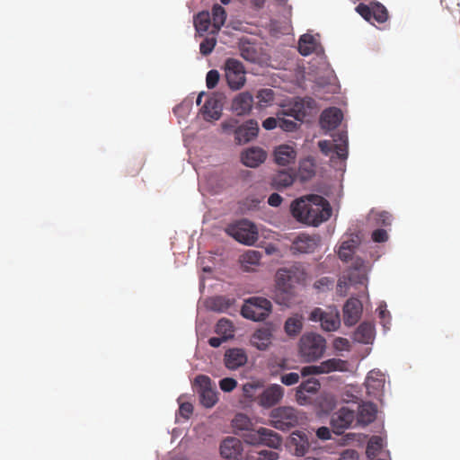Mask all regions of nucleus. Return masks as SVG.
<instances>
[{
    "mask_svg": "<svg viewBox=\"0 0 460 460\" xmlns=\"http://www.w3.org/2000/svg\"><path fill=\"white\" fill-rule=\"evenodd\" d=\"M290 209L297 221L314 226L327 221L332 213L328 200L315 194L296 199L291 203Z\"/></svg>",
    "mask_w": 460,
    "mask_h": 460,
    "instance_id": "obj_1",
    "label": "nucleus"
},
{
    "mask_svg": "<svg viewBox=\"0 0 460 460\" xmlns=\"http://www.w3.org/2000/svg\"><path fill=\"white\" fill-rule=\"evenodd\" d=\"M312 99H297L293 103L283 108L281 114L292 117L296 121L279 117V127L287 132H293L298 128L297 122H303L308 115V110L311 108Z\"/></svg>",
    "mask_w": 460,
    "mask_h": 460,
    "instance_id": "obj_2",
    "label": "nucleus"
},
{
    "mask_svg": "<svg viewBox=\"0 0 460 460\" xmlns=\"http://www.w3.org/2000/svg\"><path fill=\"white\" fill-rule=\"evenodd\" d=\"M326 349V341L320 334L305 333L298 343L299 356L304 362H314L321 358Z\"/></svg>",
    "mask_w": 460,
    "mask_h": 460,
    "instance_id": "obj_3",
    "label": "nucleus"
},
{
    "mask_svg": "<svg viewBox=\"0 0 460 460\" xmlns=\"http://www.w3.org/2000/svg\"><path fill=\"white\" fill-rule=\"evenodd\" d=\"M270 300L261 296H252L244 301L241 309V314L249 320L255 322L263 321L271 312Z\"/></svg>",
    "mask_w": 460,
    "mask_h": 460,
    "instance_id": "obj_4",
    "label": "nucleus"
},
{
    "mask_svg": "<svg viewBox=\"0 0 460 460\" xmlns=\"http://www.w3.org/2000/svg\"><path fill=\"white\" fill-rule=\"evenodd\" d=\"M226 232L237 242L245 245H253L259 237L256 226L246 219L229 225Z\"/></svg>",
    "mask_w": 460,
    "mask_h": 460,
    "instance_id": "obj_5",
    "label": "nucleus"
},
{
    "mask_svg": "<svg viewBox=\"0 0 460 460\" xmlns=\"http://www.w3.org/2000/svg\"><path fill=\"white\" fill-rule=\"evenodd\" d=\"M243 439L245 443L250 445H264L272 448H279L281 446V437L275 431L260 428L258 429H252V428L243 434Z\"/></svg>",
    "mask_w": 460,
    "mask_h": 460,
    "instance_id": "obj_6",
    "label": "nucleus"
},
{
    "mask_svg": "<svg viewBox=\"0 0 460 460\" xmlns=\"http://www.w3.org/2000/svg\"><path fill=\"white\" fill-rule=\"evenodd\" d=\"M298 422L297 411L292 407H279L270 412V424L277 429L288 430L296 427Z\"/></svg>",
    "mask_w": 460,
    "mask_h": 460,
    "instance_id": "obj_7",
    "label": "nucleus"
},
{
    "mask_svg": "<svg viewBox=\"0 0 460 460\" xmlns=\"http://www.w3.org/2000/svg\"><path fill=\"white\" fill-rule=\"evenodd\" d=\"M194 389L199 396L200 403L206 408L213 407L217 402V393L213 387L211 379L204 375L198 376L194 380Z\"/></svg>",
    "mask_w": 460,
    "mask_h": 460,
    "instance_id": "obj_8",
    "label": "nucleus"
},
{
    "mask_svg": "<svg viewBox=\"0 0 460 460\" xmlns=\"http://www.w3.org/2000/svg\"><path fill=\"white\" fill-rule=\"evenodd\" d=\"M226 78L232 90L241 89L245 82V68L243 63L235 58H227L225 63Z\"/></svg>",
    "mask_w": 460,
    "mask_h": 460,
    "instance_id": "obj_9",
    "label": "nucleus"
},
{
    "mask_svg": "<svg viewBox=\"0 0 460 460\" xmlns=\"http://www.w3.org/2000/svg\"><path fill=\"white\" fill-rule=\"evenodd\" d=\"M314 322H320L321 327L326 332L336 331L341 325L340 313L336 308H329L323 311L322 308H314L309 316Z\"/></svg>",
    "mask_w": 460,
    "mask_h": 460,
    "instance_id": "obj_10",
    "label": "nucleus"
},
{
    "mask_svg": "<svg viewBox=\"0 0 460 460\" xmlns=\"http://www.w3.org/2000/svg\"><path fill=\"white\" fill-rule=\"evenodd\" d=\"M305 279V273L296 268L279 269L276 273V284L279 289L289 293L296 283Z\"/></svg>",
    "mask_w": 460,
    "mask_h": 460,
    "instance_id": "obj_11",
    "label": "nucleus"
},
{
    "mask_svg": "<svg viewBox=\"0 0 460 460\" xmlns=\"http://www.w3.org/2000/svg\"><path fill=\"white\" fill-rule=\"evenodd\" d=\"M321 238L319 235L299 234L292 242L290 250L293 254L311 253L319 246Z\"/></svg>",
    "mask_w": 460,
    "mask_h": 460,
    "instance_id": "obj_12",
    "label": "nucleus"
},
{
    "mask_svg": "<svg viewBox=\"0 0 460 460\" xmlns=\"http://www.w3.org/2000/svg\"><path fill=\"white\" fill-rule=\"evenodd\" d=\"M356 419L354 411L347 407L341 408L338 411L334 412L331 418V426L333 432L341 435L344 429L350 427Z\"/></svg>",
    "mask_w": 460,
    "mask_h": 460,
    "instance_id": "obj_13",
    "label": "nucleus"
},
{
    "mask_svg": "<svg viewBox=\"0 0 460 460\" xmlns=\"http://www.w3.org/2000/svg\"><path fill=\"white\" fill-rule=\"evenodd\" d=\"M273 332V326L268 324L257 329L250 339L252 346L259 350H266L272 343Z\"/></svg>",
    "mask_w": 460,
    "mask_h": 460,
    "instance_id": "obj_14",
    "label": "nucleus"
},
{
    "mask_svg": "<svg viewBox=\"0 0 460 460\" xmlns=\"http://www.w3.org/2000/svg\"><path fill=\"white\" fill-rule=\"evenodd\" d=\"M284 388L279 385H271L258 395V403L264 408H270L280 402Z\"/></svg>",
    "mask_w": 460,
    "mask_h": 460,
    "instance_id": "obj_15",
    "label": "nucleus"
},
{
    "mask_svg": "<svg viewBox=\"0 0 460 460\" xmlns=\"http://www.w3.org/2000/svg\"><path fill=\"white\" fill-rule=\"evenodd\" d=\"M362 304L359 299L351 297L347 300L343 306V321L345 325L352 326L360 319L362 314Z\"/></svg>",
    "mask_w": 460,
    "mask_h": 460,
    "instance_id": "obj_16",
    "label": "nucleus"
},
{
    "mask_svg": "<svg viewBox=\"0 0 460 460\" xmlns=\"http://www.w3.org/2000/svg\"><path fill=\"white\" fill-rule=\"evenodd\" d=\"M243 445L240 439L228 437L220 446V454L229 460H240L242 458Z\"/></svg>",
    "mask_w": 460,
    "mask_h": 460,
    "instance_id": "obj_17",
    "label": "nucleus"
},
{
    "mask_svg": "<svg viewBox=\"0 0 460 460\" xmlns=\"http://www.w3.org/2000/svg\"><path fill=\"white\" fill-rule=\"evenodd\" d=\"M258 132L259 125L257 121L250 119L235 128L234 139L239 145L245 144L256 137Z\"/></svg>",
    "mask_w": 460,
    "mask_h": 460,
    "instance_id": "obj_18",
    "label": "nucleus"
},
{
    "mask_svg": "<svg viewBox=\"0 0 460 460\" xmlns=\"http://www.w3.org/2000/svg\"><path fill=\"white\" fill-rule=\"evenodd\" d=\"M267 153L261 147L252 146L245 149L241 154V161L243 165L256 168L265 162Z\"/></svg>",
    "mask_w": 460,
    "mask_h": 460,
    "instance_id": "obj_19",
    "label": "nucleus"
},
{
    "mask_svg": "<svg viewBox=\"0 0 460 460\" xmlns=\"http://www.w3.org/2000/svg\"><path fill=\"white\" fill-rule=\"evenodd\" d=\"M224 360L228 369L235 370L247 363L248 357L243 349L233 348L225 352Z\"/></svg>",
    "mask_w": 460,
    "mask_h": 460,
    "instance_id": "obj_20",
    "label": "nucleus"
},
{
    "mask_svg": "<svg viewBox=\"0 0 460 460\" xmlns=\"http://www.w3.org/2000/svg\"><path fill=\"white\" fill-rule=\"evenodd\" d=\"M253 104V97L249 92L238 93L232 102V110L238 115L249 114Z\"/></svg>",
    "mask_w": 460,
    "mask_h": 460,
    "instance_id": "obj_21",
    "label": "nucleus"
},
{
    "mask_svg": "<svg viewBox=\"0 0 460 460\" xmlns=\"http://www.w3.org/2000/svg\"><path fill=\"white\" fill-rule=\"evenodd\" d=\"M343 118L342 112L339 108L332 107L324 110L320 118L321 127L324 129L332 130L336 128Z\"/></svg>",
    "mask_w": 460,
    "mask_h": 460,
    "instance_id": "obj_22",
    "label": "nucleus"
},
{
    "mask_svg": "<svg viewBox=\"0 0 460 460\" xmlns=\"http://www.w3.org/2000/svg\"><path fill=\"white\" fill-rule=\"evenodd\" d=\"M347 362L341 358H329L319 365H312L313 375L329 374L346 370Z\"/></svg>",
    "mask_w": 460,
    "mask_h": 460,
    "instance_id": "obj_23",
    "label": "nucleus"
},
{
    "mask_svg": "<svg viewBox=\"0 0 460 460\" xmlns=\"http://www.w3.org/2000/svg\"><path fill=\"white\" fill-rule=\"evenodd\" d=\"M296 180V174L289 170H280L270 178V185L273 189L281 190L291 186Z\"/></svg>",
    "mask_w": 460,
    "mask_h": 460,
    "instance_id": "obj_24",
    "label": "nucleus"
},
{
    "mask_svg": "<svg viewBox=\"0 0 460 460\" xmlns=\"http://www.w3.org/2000/svg\"><path fill=\"white\" fill-rule=\"evenodd\" d=\"M323 49L316 39L311 34H303L298 40V51L302 56L319 53Z\"/></svg>",
    "mask_w": 460,
    "mask_h": 460,
    "instance_id": "obj_25",
    "label": "nucleus"
},
{
    "mask_svg": "<svg viewBox=\"0 0 460 460\" xmlns=\"http://www.w3.org/2000/svg\"><path fill=\"white\" fill-rule=\"evenodd\" d=\"M274 156L276 164L281 166H286L295 163L296 152L293 147L283 145L276 148Z\"/></svg>",
    "mask_w": 460,
    "mask_h": 460,
    "instance_id": "obj_26",
    "label": "nucleus"
},
{
    "mask_svg": "<svg viewBox=\"0 0 460 460\" xmlns=\"http://www.w3.org/2000/svg\"><path fill=\"white\" fill-rule=\"evenodd\" d=\"M367 275L365 272H349L347 276H343L339 279L337 289L341 294L346 291L349 285H364L367 282Z\"/></svg>",
    "mask_w": 460,
    "mask_h": 460,
    "instance_id": "obj_27",
    "label": "nucleus"
},
{
    "mask_svg": "<svg viewBox=\"0 0 460 460\" xmlns=\"http://www.w3.org/2000/svg\"><path fill=\"white\" fill-rule=\"evenodd\" d=\"M376 407L371 402H366L358 407L357 414L358 423L366 426L376 420Z\"/></svg>",
    "mask_w": 460,
    "mask_h": 460,
    "instance_id": "obj_28",
    "label": "nucleus"
},
{
    "mask_svg": "<svg viewBox=\"0 0 460 460\" xmlns=\"http://www.w3.org/2000/svg\"><path fill=\"white\" fill-rule=\"evenodd\" d=\"M206 120H217L221 116L222 106L215 98H208L201 108Z\"/></svg>",
    "mask_w": 460,
    "mask_h": 460,
    "instance_id": "obj_29",
    "label": "nucleus"
},
{
    "mask_svg": "<svg viewBox=\"0 0 460 460\" xmlns=\"http://www.w3.org/2000/svg\"><path fill=\"white\" fill-rule=\"evenodd\" d=\"M374 338V326L370 323H362L354 332V340L359 343L368 344Z\"/></svg>",
    "mask_w": 460,
    "mask_h": 460,
    "instance_id": "obj_30",
    "label": "nucleus"
},
{
    "mask_svg": "<svg viewBox=\"0 0 460 460\" xmlns=\"http://www.w3.org/2000/svg\"><path fill=\"white\" fill-rule=\"evenodd\" d=\"M303 328V317L296 314L288 318L285 322L284 329L288 336H296Z\"/></svg>",
    "mask_w": 460,
    "mask_h": 460,
    "instance_id": "obj_31",
    "label": "nucleus"
},
{
    "mask_svg": "<svg viewBox=\"0 0 460 460\" xmlns=\"http://www.w3.org/2000/svg\"><path fill=\"white\" fill-rule=\"evenodd\" d=\"M234 299L218 296L210 299L208 306L211 310L216 312H226L234 305Z\"/></svg>",
    "mask_w": 460,
    "mask_h": 460,
    "instance_id": "obj_32",
    "label": "nucleus"
},
{
    "mask_svg": "<svg viewBox=\"0 0 460 460\" xmlns=\"http://www.w3.org/2000/svg\"><path fill=\"white\" fill-rule=\"evenodd\" d=\"M211 23V17L208 12L203 11L194 16V26L198 33L202 35L208 31Z\"/></svg>",
    "mask_w": 460,
    "mask_h": 460,
    "instance_id": "obj_33",
    "label": "nucleus"
},
{
    "mask_svg": "<svg viewBox=\"0 0 460 460\" xmlns=\"http://www.w3.org/2000/svg\"><path fill=\"white\" fill-rule=\"evenodd\" d=\"M234 332L233 323L226 318L220 319L216 325V332L226 340L234 337Z\"/></svg>",
    "mask_w": 460,
    "mask_h": 460,
    "instance_id": "obj_34",
    "label": "nucleus"
},
{
    "mask_svg": "<svg viewBox=\"0 0 460 460\" xmlns=\"http://www.w3.org/2000/svg\"><path fill=\"white\" fill-rule=\"evenodd\" d=\"M226 20V12L219 4H215L212 8V23L215 31H218Z\"/></svg>",
    "mask_w": 460,
    "mask_h": 460,
    "instance_id": "obj_35",
    "label": "nucleus"
},
{
    "mask_svg": "<svg viewBox=\"0 0 460 460\" xmlns=\"http://www.w3.org/2000/svg\"><path fill=\"white\" fill-rule=\"evenodd\" d=\"M357 247V242L349 239L341 243L338 254L341 260L348 261L352 258V255Z\"/></svg>",
    "mask_w": 460,
    "mask_h": 460,
    "instance_id": "obj_36",
    "label": "nucleus"
},
{
    "mask_svg": "<svg viewBox=\"0 0 460 460\" xmlns=\"http://www.w3.org/2000/svg\"><path fill=\"white\" fill-rule=\"evenodd\" d=\"M256 98L258 100V105L261 108H264L274 102L275 93L272 89L263 88L258 91Z\"/></svg>",
    "mask_w": 460,
    "mask_h": 460,
    "instance_id": "obj_37",
    "label": "nucleus"
},
{
    "mask_svg": "<svg viewBox=\"0 0 460 460\" xmlns=\"http://www.w3.org/2000/svg\"><path fill=\"white\" fill-rule=\"evenodd\" d=\"M383 447V439L378 436H373L367 446L366 454L370 459L375 458Z\"/></svg>",
    "mask_w": 460,
    "mask_h": 460,
    "instance_id": "obj_38",
    "label": "nucleus"
},
{
    "mask_svg": "<svg viewBox=\"0 0 460 460\" xmlns=\"http://www.w3.org/2000/svg\"><path fill=\"white\" fill-rule=\"evenodd\" d=\"M232 425L235 430V433H237V430H249L252 426V422L245 414L238 413L233 419Z\"/></svg>",
    "mask_w": 460,
    "mask_h": 460,
    "instance_id": "obj_39",
    "label": "nucleus"
},
{
    "mask_svg": "<svg viewBox=\"0 0 460 460\" xmlns=\"http://www.w3.org/2000/svg\"><path fill=\"white\" fill-rule=\"evenodd\" d=\"M320 386V382L316 378L310 377L305 381L302 382L297 387V389L304 391L305 393L314 394L318 392Z\"/></svg>",
    "mask_w": 460,
    "mask_h": 460,
    "instance_id": "obj_40",
    "label": "nucleus"
},
{
    "mask_svg": "<svg viewBox=\"0 0 460 460\" xmlns=\"http://www.w3.org/2000/svg\"><path fill=\"white\" fill-rule=\"evenodd\" d=\"M339 140L341 143L334 144L333 151L337 156L341 159H346L348 156V143L347 137L343 134L339 136Z\"/></svg>",
    "mask_w": 460,
    "mask_h": 460,
    "instance_id": "obj_41",
    "label": "nucleus"
},
{
    "mask_svg": "<svg viewBox=\"0 0 460 460\" xmlns=\"http://www.w3.org/2000/svg\"><path fill=\"white\" fill-rule=\"evenodd\" d=\"M371 217H374L376 224L378 226H388L392 223V216L387 211L373 212Z\"/></svg>",
    "mask_w": 460,
    "mask_h": 460,
    "instance_id": "obj_42",
    "label": "nucleus"
},
{
    "mask_svg": "<svg viewBox=\"0 0 460 460\" xmlns=\"http://www.w3.org/2000/svg\"><path fill=\"white\" fill-rule=\"evenodd\" d=\"M217 44L215 37H206L199 45V51L203 56L209 55Z\"/></svg>",
    "mask_w": 460,
    "mask_h": 460,
    "instance_id": "obj_43",
    "label": "nucleus"
},
{
    "mask_svg": "<svg viewBox=\"0 0 460 460\" xmlns=\"http://www.w3.org/2000/svg\"><path fill=\"white\" fill-rule=\"evenodd\" d=\"M383 375L378 372L371 371L367 377V386H373L375 388H380L384 385Z\"/></svg>",
    "mask_w": 460,
    "mask_h": 460,
    "instance_id": "obj_44",
    "label": "nucleus"
},
{
    "mask_svg": "<svg viewBox=\"0 0 460 460\" xmlns=\"http://www.w3.org/2000/svg\"><path fill=\"white\" fill-rule=\"evenodd\" d=\"M373 21H376L379 23L385 22L388 18L387 10L384 5L377 4L373 7Z\"/></svg>",
    "mask_w": 460,
    "mask_h": 460,
    "instance_id": "obj_45",
    "label": "nucleus"
},
{
    "mask_svg": "<svg viewBox=\"0 0 460 460\" xmlns=\"http://www.w3.org/2000/svg\"><path fill=\"white\" fill-rule=\"evenodd\" d=\"M219 73L217 70H209L206 76V84L208 89H213L217 86L219 81Z\"/></svg>",
    "mask_w": 460,
    "mask_h": 460,
    "instance_id": "obj_46",
    "label": "nucleus"
},
{
    "mask_svg": "<svg viewBox=\"0 0 460 460\" xmlns=\"http://www.w3.org/2000/svg\"><path fill=\"white\" fill-rule=\"evenodd\" d=\"M357 12L367 22H373V8H370L367 4H359L356 7Z\"/></svg>",
    "mask_w": 460,
    "mask_h": 460,
    "instance_id": "obj_47",
    "label": "nucleus"
},
{
    "mask_svg": "<svg viewBox=\"0 0 460 460\" xmlns=\"http://www.w3.org/2000/svg\"><path fill=\"white\" fill-rule=\"evenodd\" d=\"M237 385V381L231 377H225L219 381V387L224 392H231Z\"/></svg>",
    "mask_w": 460,
    "mask_h": 460,
    "instance_id": "obj_48",
    "label": "nucleus"
},
{
    "mask_svg": "<svg viewBox=\"0 0 460 460\" xmlns=\"http://www.w3.org/2000/svg\"><path fill=\"white\" fill-rule=\"evenodd\" d=\"M261 254L256 251H249L243 255V262L255 265L259 263Z\"/></svg>",
    "mask_w": 460,
    "mask_h": 460,
    "instance_id": "obj_49",
    "label": "nucleus"
},
{
    "mask_svg": "<svg viewBox=\"0 0 460 460\" xmlns=\"http://www.w3.org/2000/svg\"><path fill=\"white\" fill-rule=\"evenodd\" d=\"M241 56L244 59L253 62L256 59V51L254 50V49L252 47L243 46L241 48Z\"/></svg>",
    "mask_w": 460,
    "mask_h": 460,
    "instance_id": "obj_50",
    "label": "nucleus"
},
{
    "mask_svg": "<svg viewBox=\"0 0 460 460\" xmlns=\"http://www.w3.org/2000/svg\"><path fill=\"white\" fill-rule=\"evenodd\" d=\"M299 381V374L297 373H288L285 374L281 376V382L286 385H292L296 384Z\"/></svg>",
    "mask_w": 460,
    "mask_h": 460,
    "instance_id": "obj_51",
    "label": "nucleus"
},
{
    "mask_svg": "<svg viewBox=\"0 0 460 460\" xmlns=\"http://www.w3.org/2000/svg\"><path fill=\"white\" fill-rule=\"evenodd\" d=\"M279 454L274 451L262 450L258 453L255 460H278Z\"/></svg>",
    "mask_w": 460,
    "mask_h": 460,
    "instance_id": "obj_52",
    "label": "nucleus"
},
{
    "mask_svg": "<svg viewBox=\"0 0 460 460\" xmlns=\"http://www.w3.org/2000/svg\"><path fill=\"white\" fill-rule=\"evenodd\" d=\"M333 346L338 350H349L350 343L347 339L338 337L334 340Z\"/></svg>",
    "mask_w": 460,
    "mask_h": 460,
    "instance_id": "obj_53",
    "label": "nucleus"
},
{
    "mask_svg": "<svg viewBox=\"0 0 460 460\" xmlns=\"http://www.w3.org/2000/svg\"><path fill=\"white\" fill-rule=\"evenodd\" d=\"M193 411V406L190 402H183L179 407V412L181 417L188 420Z\"/></svg>",
    "mask_w": 460,
    "mask_h": 460,
    "instance_id": "obj_54",
    "label": "nucleus"
},
{
    "mask_svg": "<svg viewBox=\"0 0 460 460\" xmlns=\"http://www.w3.org/2000/svg\"><path fill=\"white\" fill-rule=\"evenodd\" d=\"M387 238L388 235L385 229H376L372 233V239L376 243H384Z\"/></svg>",
    "mask_w": 460,
    "mask_h": 460,
    "instance_id": "obj_55",
    "label": "nucleus"
},
{
    "mask_svg": "<svg viewBox=\"0 0 460 460\" xmlns=\"http://www.w3.org/2000/svg\"><path fill=\"white\" fill-rule=\"evenodd\" d=\"M304 391H301L299 389H296V400L300 405H307L311 403V397L305 394Z\"/></svg>",
    "mask_w": 460,
    "mask_h": 460,
    "instance_id": "obj_56",
    "label": "nucleus"
},
{
    "mask_svg": "<svg viewBox=\"0 0 460 460\" xmlns=\"http://www.w3.org/2000/svg\"><path fill=\"white\" fill-rule=\"evenodd\" d=\"M318 146L322 153L328 155L331 152L333 151L334 144L329 140H321L318 142Z\"/></svg>",
    "mask_w": 460,
    "mask_h": 460,
    "instance_id": "obj_57",
    "label": "nucleus"
},
{
    "mask_svg": "<svg viewBox=\"0 0 460 460\" xmlns=\"http://www.w3.org/2000/svg\"><path fill=\"white\" fill-rule=\"evenodd\" d=\"M339 460H359V456L356 450L346 449L341 454Z\"/></svg>",
    "mask_w": 460,
    "mask_h": 460,
    "instance_id": "obj_58",
    "label": "nucleus"
},
{
    "mask_svg": "<svg viewBox=\"0 0 460 460\" xmlns=\"http://www.w3.org/2000/svg\"><path fill=\"white\" fill-rule=\"evenodd\" d=\"M277 126H279V118H278V119H275V118L270 117V118H267V119L262 122V127H263L265 129H267V130L273 129V128H275Z\"/></svg>",
    "mask_w": 460,
    "mask_h": 460,
    "instance_id": "obj_59",
    "label": "nucleus"
},
{
    "mask_svg": "<svg viewBox=\"0 0 460 460\" xmlns=\"http://www.w3.org/2000/svg\"><path fill=\"white\" fill-rule=\"evenodd\" d=\"M237 121L235 119H230L227 121H224L222 123V128L226 132H231L233 131L234 133L235 128H237Z\"/></svg>",
    "mask_w": 460,
    "mask_h": 460,
    "instance_id": "obj_60",
    "label": "nucleus"
},
{
    "mask_svg": "<svg viewBox=\"0 0 460 460\" xmlns=\"http://www.w3.org/2000/svg\"><path fill=\"white\" fill-rule=\"evenodd\" d=\"M282 200L283 199L279 194L272 193L268 199V204L271 207H279Z\"/></svg>",
    "mask_w": 460,
    "mask_h": 460,
    "instance_id": "obj_61",
    "label": "nucleus"
},
{
    "mask_svg": "<svg viewBox=\"0 0 460 460\" xmlns=\"http://www.w3.org/2000/svg\"><path fill=\"white\" fill-rule=\"evenodd\" d=\"M316 435L319 438L321 439H329L331 438V431L328 428L326 427H321L317 429L316 431Z\"/></svg>",
    "mask_w": 460,
    "mask_h": 460,
    "instance_id": "obj_62",
    "label": "nucleus"
},
{
    "mask_svg": "<svg viewBox=\"0 0 460 460\" xmlns=\"http://www.w3.org/2000/svg\"><path fill=\"white\" fill-rule=\"evenodd\" d=\"M226 341H227V340L225 339V337H223V336H221V337H211L208 340V344L211 347H213V348H218Z\"/></svg>",
    "mask_w": 460,
    "mask_h": 460,
    "instance_id": "obj_63",
    "label": "nucleus"
},
{
    "mask_svg": "<svg viewBox=\"0 0 460 460\" xmlns=\"http://www.w3.org/2000/svg\"><path fill=\"white\" fill-rule=\"evenodd\" d=\"M357 435L355 433H348L342 436L339 441L341 445H349L350 441L356 439Z\"/></svg>",
    "mask_w": 460,
    "mask_h": 460,
    "instance_id": "obj_64",
    "label": "nucleus"
}]
</instances>
